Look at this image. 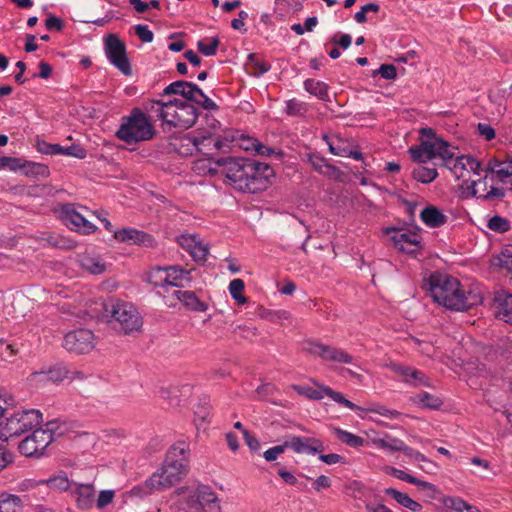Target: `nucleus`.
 Returning <instances> with one entry per match:
<instances>
[{
    "label": "nucleus",
    "mask_w": 512,
    "mask_h": 512,
    "mask_svg": "<svg viewBox=\"0 0 512 512\" xmlns=\"http://www.w3.org/2000/svg\"><path fill=\"white\" fill-rule=\"evenodd\" d=\"M228 183L238 191L257 193L265 190L274 176L266 163L245 158H221L217 161Z\"/></svg>",
    "instance_id": "1"
},
{
    "label": "nucleus",
    "mask_w": 512,
    "mask_h": 512,
    "mask_svg": "<svg viewBox=\"0 0 512 512\" xmlns=\"http://www.w3.org/2000/svg\"><path fill=\"white\" fill-rule=\"evenodd\" d=\"M429 291L435 302L452 311H466L482 303L479 292L465 290L459 280L448 274H433Z\"/></svg>",
    "instance_id": "2"
},
{
    "label": "nucleus",
    "mask_w": 512,
    "mask_h": 512,
    "mask_svg": "<svg viewBox=\"0 0 512 512\" xmlns=\"http://www.w3.org/2000/svg\"><path fill=\"white\" fill-rule=\"evenodd\" d=\"M180 512H223L222 501L208 484L191 482L173 492Z\"/></svg>",
    "instance_id": "3"
},
{
    "label": "nucleus",
    "mask_w": 512,
    "mask_h": 512,
    "mask_svg": "<svg viewBox=\"0 0 512 512\" xmlns=\"http://www.w3.org/2000/svg\"><path fill=\"white\" fill-rule=\"evenodd\" d=\"M150 110L161 122L164 130H186L198 119V110L189 102L181 99L153 100Z\"/></svg>",
    "instance_id": "4"
},
{
    "label": "nucleus",
    "mask_w": 512,
    "mask_h": 512,
    "mask_svg": "<svg viewBox=\"0 0 512 512\" xmlns=\"http://www.w3.org/2000/svg\"><path fill=\"white\" fill-rule=\"evenodd\" d=\"M189 445L179 441L172 445L166 454L162 467L152 474L159 488L167 489L184 478L188 472Z\"/></svg>",
    "instance_id": "5"
},
{
    "label": "nucleus",
    "mask_w": 512,
    "mask_h": 512,
    "mask_svg": "<svg viewBox=\"0 0 512 512\" xmlns=\"http://www.w3.org/2000/svg\"><path fill=\"white\" fill-rule=\"evenodd\" d=\"M408 152L412 160L418 163L433 159L444 162L457 154V147L438 136L432 128L426 127L419 130V144L411 146Z\"/></svg>",
    "instance_id": "6"
},
{
    "label": "nucleus",
    "mask_w": 512,
    "mask_h": 512,
    "mask_svg": "<svg viewBox=\"0 0 512 512\" xmlns=\"http://www.w3.org/2000/svg\"><path fill=\"white\" fill-rule=\"evenodd\" d=\"M116 137L127 143L149 141L155 135V128L149 116L140 108H133L129 115L122 117Z\"/></svg>",
    "instance_id": "7"
},
{
    "label": "nucleus",
    "mask_w": 512,
    "mask_h": 512,
    "mask_svg": "<svg viewBox=\"0 0 512 512\" xmlns=\"http://www.w3.org/2000/svg\"><path fill=\"white\" fill-rule=\"evenodd\" d=\"M42 422V414L37 409L16 411L0 420V440L8 441L28 430L34 429Z\"/></svg>",
    "instance_id": "8"
},
{
    "label": "nucleus",
    "mask_w": 512,
    "mask_h": 512,
    "mask_svg": "<svg viewBox=\"0 0 512 512\" xmlns=\"http://www.w3.org/2000/svg\"><path fill=\"white\" fill-rule=\"evenodd\" d=\"M110 314L111 322L125 334L139 331L142 327V319L137 309L131 304L123 301H113L106 308Z\"/></svg>",
    "instance_id": "9"
},
{
    "label": "nucleus",
    "mask_w": 512,
    "mask_h": 512,
    "mask_svg": "<svg viewBox=\"0 0 512 512\" xmlns=\"http://www.w3.org/2000/svg\"><path fill=\"white\" fill-rule=\"evenodd\" d=\"M191 272V269H183L178 265L157 267L150 272L149 282L155 286L185 287L192 280Z\"/></svg>",
    "instance_id": "10"
},
{
    "label": "nucleus",
    "mask_w": 512,
    "mask_h": 512,
    "mask_svg": "<svg viewBox=\"0 0 512 512\" xmlns=\"http://www.w3.org/2000/svg\"><path fill=\"white\" fill-rule=\"evenodd\" d=\"M302 351L323 361L340 364H352L353 356L341 348L329 346L312 340L304 341Z\"/></svg>",
    "instance_id": "11"
},
{
    "label": "nucleus",
    "mask_w": 512,
    "mask_h": 512,
    "mask_svg": "<svg viewBox=\"0 0 512 512\" xmlns=\"http://www.w3.org/2000/svg\"><path fill=\"white\" fill-rule=\"evenodd\" d=\"M443 164L451 171L454 177L462 180V185H468L474 175H480V162L471 156L454 154L446 159Z\"/></svg>",
    "instance_id": "12"
},
{
    "label": "nucleus",
    "mask_w": 512,
    "mask_h": 512,
    "mask_svg": "<svg viewBox=\"0 0 512 512\" xmlns=\"http://www.w3.org/2000/svg\"><path fill=\"white\" fill-rule=\"evenodd\" d=\"M52 441V429L49 427V424H47V428L45 429H35L31 435L27 436L19 443L18 448L20 453L27 457L40 456Z\"/></svg>",
    "instance_id": "13"
},
{
    "label": "nucleus",
    "mask_w": 512,
    "mask_h": 512,
    "mask_svg": "<svg viewBox=\"0 0 512 512\" xmlns=\"http://www.w3.org/2000/svg\"><path fill=\"white\" fill-rule=\"evenodd\" d=\"M468 188L472 189V194L481 199L502 198L504 190L496 184L495 181L491 182L490 171L480 166V175H474L471 178Z\"/></svg>",
    "instance_id": "14"
},
{
    "label": "nucleus",
    "mask_w": 512,
    "mask_h": 512,
    "mask_svg": "<svg viewBox=\"0 0 512 512\" xmlns=\"http://www.w3.org/2000/svg\"><path fill=\"white\" fill-rule=\"evenodd\" d=\"M105 55L109 62L124 75L131 74V65L126 54V45L115 34H110L104 42Z\"/></svg>",
    "instance_id": "15"
},
{
    "label": "nucleus",
    "mask_w": 512,
    "mask_h": 512,
    "mask_svg": "<svg viewBox=\"0 0 512 512\" xmlns=\"http://www.w3.org/2000/svg\"><path fill=\"white\" fill-rule=\"evenodd\" d=\"M385 234L394 246L404 253H417L421 250L422 236L416 230L387 228Z\"/></svg>",
    "instance_id": "16"
},
{
    "label": "nucleus",
    "mask_w": 512,
    "mask_h": 512,
    "mask_svg": "<svg viewBox=\"0 0 512 512\" xmlns=\"http://www.w3.org/2000/svg\"><path fill=\"white\" fill-rule=\"evenodd\" d=\"M319 389H314L309 386L305 385H293L292 388L294 391H296L299 395L305 396L309 399L313 400H321L324 398V396H327L331 398L336 403L350 409L353 411H360L363 410L361 407L357 406L350 400L346 399L344 395L340 392L334 391L328 386L319 385L316 384Z\"/></svg>",
    "instance_id": "17"
},
{
    "label": "nucleus",
    "mask_w": 512,
    "mask_h": 512,
    "mask_svg": "<svg viewBox=\"0 0 512 512\" xmlns=\"http://www.w3.org/2000/svg\"><path fill=\"white\" fill-rule=\"evenodd\" d=\"M63 347L77 354H85L95 347V337L88 329H78L68 332L64 336Z\"/></svg>",
    "instance_id": "18"
},
{
    "label": "nucleus",
    "mask_w": 512,
    "mask_h": 512,
    "mask_svg": "<svg viewBox=\"0 0 512 512\" xmlns=\"http://www.w3.org/2000/svg\"><path fill=\"white\" fill-rule=\"evenodd\" d=\"M196 139L198 145V153L204 155H212L216 151L226 152L230 148L227 131L224 132L223 136L205 133V131L198 132Z\"/></svg>",
    "instance_id": "19"
},
{
    "label": "nucleus",
    "mask_w": 512,
    "mask_h": 512,
    "mask_svg": "<svg viewBox=\"0 0 512 512\" xmlns=\"http://www.w3.org/2000/svg\"><path fill=\"white\" fill-rule=\"evenodd\" d=\"M227 136L229 138V144L234 143L235 146L239 147L240 149L246 151L255 153L257 155L261 156H271L274 153V150L263 143H261L259 140L244 135V134H234L233 132L227 131Z\"/></svg>",
    "instance_id": "20"
},
{
    "label": "nucleus",
    "mask_w": 512,
    "mask_h": 512,
    "mask_svg": "<svg viewBox=\"0 0 512 512\" xmlns=\"http://www.w3.org/2000/svg\"><path fill=\"white\" fill-rule=\"evenodd\" d=\"M286 446L298 454L316 455L324 450L323 442L314 437L288 436Z\"/></svg>",
    "instance_id": "21"
},
{
    "label": "nucleus",
    "mask_w": 512,
    "mask_h": 512,
    "mask_svg": "<svg viewBox=\"0 0 512 512\" xmlns=\"http://www.w3.org/2000/svg\"><path fill=\"white\" fill-rule=\"evenodd\" d=\"M62 219L67 226L71 227V229L83 234H91L96 229V226L93 223L88 221L71 205H65L62 208Z\"/></svg>",
    "instance_id": "22"
},
{
    "label": "nucleus",
    "mask_w": 512,
    "mask_h": 512,
    "mask_svg": "<svg viewBox=\"0 0 512 512\" xmlns=\"http://www.w3.org/2000/svg\"><path fill=\"white\" fill-rule=\"evenodd\" d=\"M113 238L128 245L152 246L154 239L151 235L135 228H122L114 231Z\"/></svg>",
    "instance_id": "23"
},
{
    "label": "nucleus",
    "mask_w": 512,
    "mask_h": 512,
    "mask_svg": "<svg viewBox=\"0 0 512 512\" xmlns=\"http://www.w3.org/2000/svg\"><path fill=\"white\" fill-rule=\"evenodd\" d=\"M490 171L491 182L499 183L512 182V160L499 161L496 159L489 160L486 165Z\"/></svg>",
    "instance_id": "24"
},
{
    "label": "nucleus",
    "mask_w": 512,
    "mask_h": 512,
    "mask_svg": "<svg viewBox=\"0 0 512 512\" xmlns=\"http://www.w3.org/2000/svg\"><path fill=\"white\" fill-rule=\"evenodd\" d=\"M187 101L195 102L203 107L205 110H217V104L210 99L205 93L194 83L187 82L186 95L184 97Z\"/></svg>",
    "instance_id": "25"
},
{
    "label": "nucleus",
    "mask_w": 512,
    "mask_h": 512,
    "mask_svg": "<svg viewBox=\"0 0 512 512\" xmlns=\"http://www.w3.org/2000/svg\"><path fill=\"white\" fill-rule=\"evenodd\" d=\"M173 296L181 302L185 308L191 311L205 312L208 309V305L201 301L193 291L175 290Z\"/></svg>",
    "instance_id": "26"
},
{
    "label": "nucleus",
    "mask_w": 512,
    "mask_h": 512,
    "mask_svg": "<svg viewBox=\"0 0 512 512\" xmlns=\"http://www.w3.org/2000/svg\"><path fill=\"white\" fill-rule=\"evenodd\" d=\"M42 152L49 155L71 156L77 159H84L87 155L86 150L77 144H73L68 147H63L60 144L46 143Z\"/></svg>",
    "instance_id": "27"
},
{
    "label": "nucleus",
    "mask_w": 512,
    "mask_h": 512,
    "mask_svg": "<svg viewBox=\"0 0 512 512\" xmlns=\"http://www.w3.org/2000/svg\"><path fill=\"white\" fill-rule=\"evenodd\" d=\"M77 507L90 509L95 502V488L91 484H77L74 490Z\"/></svg>",
    "instance_id": "28"
},
{
    "label": "nucleus",
    "mask_w": 512,
    "mask_h": 512,
    "mask_svg": "<svg viewBox=\"0 0 512 512\" xmlns=\"http://www.w3.org/2000/svg\"><path fill=\"white\" fill-rule=\"evenodd\" d=\"M420 219L430 228L440 227L447 222V216L433 205H429L421 211Z\"/></svg>",
    "instance_id": "29"
},
{
    "label": "nucleus",
    "mask_w": 512,
    "mask_h": 512,
    "mask_svg": "<svg viewBox=\"0 0 512 512\" xmlns=\"http://www.w3.org/2000/svg\"><path fill=\"white\" fill-rule=\"evenodd\" d=\"M512 295L506 293L505 291H498L494 296V313L498 319L504 321V313L511 314L512 313Z\"/></svg>",
    "instance_id": "30"
},
{
    "label": "nucleus",
    "mask_w": 512,
    "mask_h": 512,
    "mask_svg": "<svg viewBox=\"0 0 512 512\" xmlns=\"http://www.w3.org/2000/svg\"><path fill=\"white\" fill-rule=\"evenodd\" d=\"M390 368L395 373L402 375L404 377L405 381H407L409 383L422 384V385L427 384V382L425 380V375L418 370H415V369H412L411 367L403 366V365H400L397 363H392L390 365Z\"/></svg>",
    "instance_id": "31"
},
{
    "label": "nucleus",
    "mask_w": 512,
    "mask_h": 512,
    "mask_svg": "<svg viewBox=\"0 0 512 512\" xmlns=\"http://www.w3.org/2000/svg\"><path fill=\"white\" fill-rule=\"evenodd\" d=\"M304 89L311 95L322 101H329L328 85L320 80L307 79L304 81Z\"/></svg>",
    "instance_id": "32"
},
{
    "label": "nucleus",
    "mask_w": 512,
    "mask_h": 512,
    "mask_svg": "<svg viewBox=\"0 0 512 512\" xmlns=\"http://www.w3.org/2000/svg\"><path fill=\"white\" fill-rule=\"evenodd\" d=\"M385 494L391 496L398 504L409 509L412 512H418L422 506L410 498L406 493L400 492L393 488L385 489Z\"/></svg>",
    "instance_id": "33"
},
{
    "label": "nucleus",
    "mask_w": 512,
    "mask_h": 512,
    "mask_svg": "<svg viewBox=\"0 0 512 512\" xmlns=\"http://www.w3.org/2000/svg\"><path fill=\"white\" fill-rule=\"evenodd\" d=\"M80 264L83 269L91 274H102L106 270L104 261L95 255L85 254L80 259Z\"/></svg>",
    "instance_id": "34"
},
{
    "label": "nucleus",
    "mask_w": 512,
    "mask_h": 512,
    "mask_svg": "<svg viewBox=\"0 0 512 512\" xmlns=\"http://www.w3.org/2000/svg\"><path fill=\"white\" fill-rule=\"evenodd\" d=\"M66 370L64 368H52L48 371L35 372L33 380L36 382H59L66 377Z\"/></svg>",
    "instance_id": "35"
},
{
    "label": "nucleus",
    "mask_w": 512,
    "mask_h": 512,
    "mask_svg": "<svg viewBox=\"0 0 512 512\" xmlns=\"http://www.w3.org/2000/svg\"><path fill=\"white\" fill-rule=\"evenodd\" d=\"M40 483H45V485L55 491H66L71 487V481L64 472H59L47 479H40Z\"/></svg>",
    "instance_id": "36"
},
{
    "label": "nucleus",
    "mask_w": 512,
    "mask_h": 512,
    "mask_svg": "<svg viewBox=\"0 0 512 512\" xmlns=\"http://www.w3.org/2000/svg\"><path fill=\"white\" fill-rule=\"evenodd\" d=\"M22 504L19 496L10 493H0V512H18Z\"/></svg>",
    "instance_id": "37"
},
{
    "label": "nucleus",
    "mask_w": 512,
    "mask_h": 512,
    "mask_svg": "<svg viewBox=\"0 0 512 512\" xmlns=\"http://www.w3.org/2000/svg\"><path fill=\"white\" fill-rule=\"evenodd\" d=\"M179 154L183 156L193 155L198 152V145L196 136L184 135L178 140L175 145Z\"/></svg>",
    "instance_id": "38"
},
{
    "label": "nucleus",
    "mask_w": 512,
    "mask_h": 512,
    "mask_svg": "<svg viewBox=\"0 0 512 512\" xmlns=\"http://www.w3.org/2000/svg\"><path fill=\"white\" fill-rule=\"evenodd\" d=\"M333 433L342 443L350 447L358 448L364 444L363 438L341 428H333Z\"/></svg>",
    "instance_id": "39"
},
{
    "label": "nucleus",
    "mask_w": 512,
    "mask_h": 512,
    "mask_svg": "<svg viewBox=\"0 0 512 512\" xmlns=\"http://www.w3.org/2000/svg\"><path fill=\"white\" fill-rule=\"evenodd\" d=\"M159 490H162V489L158 487V485L156 484L155 481H152V475H151L144 483L133 487L129 491V494L132 497L143 498V497H146V496L152 494L153 492L159 491Z\"/></svg>",
    "instance_id": "40"
},
{
    "label": "nucleus",
    "mask_w": 512,
    "mask_h": 512,
    "mask_svg": "<svg viewBox=\"0 0 512 512\" xmlns=\"http://www.w3.org/2000/svg\"><path fill=\"white\" fill-rule=\"evenodd\" d=\"M437 175L438 172L434 167H426L423 165L414 168L412 172L413 178L423 184L431 183L436 179Z\"/></svg>",
    "instance_id": "41"
},
{
    "label": "nucleus",
    "mask_w": 512,
    "mask_h": 512,
    "mask_svg": "<svg viewBox=\"0 0 512 512\" xmlns=\"http://www.w3.org/2000/svg\"><path fill=\"white\" fill-rule=\"evenodd\" d=\"M446 508L454 512H481L477 507L468 504L459 497H448L444 500Z\"/></svg>",
    "instance_id": "42"
},
{
    "label": "nucleus",
    "mask_w": 512,
    "mask_h": 512,
    "mask_svg": "<svg viewBox=\"0 0 512 512\" xmlns=\"http://www.w3.org/2000/svg\"><path fill=\"white\" fill-rule=\"evenodd\" d=\"M220 40L216 36L206 37L197 42V48L204 56H213L217 53Z\"/></svg>",
    "instance_id": "43"
},
{
    "label": "nucleus",
    "mask_w": 512,
    "mask_h": 512,
    "mask_svg": "<svg viewBox=\"0 0 512 512\" xmlns=\"http://www.w3.org/2000/svg\"><path fill=\"white\" fill-rule=\"evenodd\" d=\"M390 474L394 477H396L397 479H400L402 481H405V482H408L410 484H414L420 488H423V489H427V488H432V484H430L429 482H426V481H423V480H419L417 479L416 477L410 475V474H407L406 472L400 470V469H397V468H390Z\"/></svg>",
    "instance_id": "44"
},
{
    "label": "nucleus",
    "mask_w": 512,
    "mask_h": 512,
    "mask_svg": "<svg viewBox=\"0 0 512 512\" xmlns=\"http://www.w3.org/2000/svg\"><path fill=\"white\" fill-rule=\"evenodd\" d=\"M229 293L231 297L238 303V304H245L247 302V298L243 295V291L245 288L244 281L242 279H233L229 283Z\"/></svg>",
    "instance_id": "45"
},
{
    "label": "nucleus",
    "mask_w": 512,
    "mask_h": 512,
    "mask_svg": "<svg viewBox=\"0 0 512 512\" xmlns=\"http://www.w3.org/2000/svg\"><path fill=\"white\" fill-rule=\"evenodd\" d=\"M307 112L304 102L297 99H290L285 102V113L289 116H303Z\"/></svg>",
    "instance_id": "46"
},
{
    "label": "nucleus",
    "mask_w": 512,
    "mask_h": 512,
    "mask_svg": "<svg viewBox=\"0 0 512 512\" xmlns=\"http://www.w3.org/2000/svg\"><path fill=\"white\" fill-rule=\"evenodd\" d=\"M203 121L205 122V126L201 124L198 132L205 131V133L221 135V124L214 116L206 114Z\"/></svg>",
    "instance_id": "47"
},
{
    "label": "nucleus",
    "mask_w": 512,
    "mask_h": 512,
    "mask_svg": "<svg viewBox=\"0 0 512 512\" xmlns=\"http://www.w3.org/2000/svg\"><path fill=\"white\" fill-rule=\"evenodd\" d=\"M249 60L250 62L248 64V69L250 70V73L255 77L262 76L270 69V65L268 63L259 61L254 57V55H250Z\"/></svg>",
    "instance_id": "48"
},
{
    "label": "nucleus",
    "mask_w": 512,
    "mask_h": 512,
    "mask_svg": "<svg viewBox=\"0 0 512 512\" xmlns=\"http://www.w3.org/2000/svg\"><path fill=\"white\" fill-rule=\"evenodd\" d=\"M374 444L388 450L402 451L404 449V442L397 438L377 439L374 440Z\"/></svg>",
    "instance_id": "49"
},
{
    "label": "nucleus",
    "mask_w": 512,
    "mask_h": 512,
    "mask_svg": "<svg viewBox=\"0 0 512 512\" xmlns=\"http://www.w3.org/2000/svg\"><path fill=\"white\" fill-rule=\"evenodd\" d=\"M488 228L499 233H503L509 230L510 223L506 218L495 215L488 221Z\"/></svg>",
    "instance_id": "50"
},
{
    "label": "nucleus",
    "mask_w": 512,
    "mask_h": 512,
    "mask_svg": "<svg viewBox=\"0 0 512 512\" xmlns=\"http://www.w3.org/2000/svg\"><path fill=\"white\" fill-rule=\"evenodd\" d=\"M419 402L427 408L436 409L442 405V401L435 395L429 394L427 392H421L417 395Z\"/></svg>",
    "instance_id": "51"
},
{
    "label": "nucleus",
    "mask_w": 512,
    "mask_h": 512,
    "mask_svg": "<svg viewBox=\"0 0 512 512\" xmlns=\"http://www.w3.org/2000/svg\"><path fill=\"white\" fill-rule=\"evenodd\" d=\"M187 88V81H175L166 86L162 92V95H181L185 97Z\"/></svg>",
    "instance_id": "52"
},
{
    "label": "nucleus",
    "mask_w": 512,
    "mask_h": 512,
    "mask_svg": "<svg viewBox=\"0 0 512 512\" xmlns=\"http://www.w3.org/2000/svg\"><path fill=\"white\" fill-rule=\"evenodd\" d=\"M380 9V6L376 3H369V4H366V5H363L361 7V9L355 13V21L357 23H365L367 21V13L369 12H372V13H377Z\"/></svg>",
    "instance_id": "53"
},
{
    "label": "nucleus",
    "mask_w": 512,
    "mask_h": 512,
    "mask_svg": "<svg viewBox=\"0 0 512 512\" xmlns=\"http://www.w3.org/2000/svg\"><path fill=\"white\" fill-rule=\"evenodd\" d=\"M286 449H288V446H286V439L284 440V442L280 445H276V446H273L269 449H267L263 456L265 458L266 461H274L276 460L281 454H283Z\"/></svg>",
    "instance_id": "54"
},
{
    "label": "nucleus",
    "mask_w": 512,
    "mask_h": 512,
    "mask_svg": "<svg viewBox=\"0 0 512 512\" xmlns=\"http://www.w3.org/2000/svg\"><path fill=\"white\" fill-rule=\"evenodd\" d=\"M379 74L386 80L395 79L397 76L396 67L392 64H382L378 70L373 72V76Z\"/></svg>",
    "instance_id": "55"
},
{
    "label": "nucleus",
    "mask_w": 512,
    "mask_h": 512,
    "mask_svg": "<svg viewBox=\"0 0 512 512\" xmlns=\"http://www.w3.org/2000/svg\"><path fill=\"white\" fill-rule=\"evenodd\" d=\"M22 169L24 170V173L28 176L45 174L47 172L46 166L29 161H24V168Z\"/></svg>",
    "instance_id": "56"
},
{
    "label": "nucleus",
    "mask_w": 512,
    "mask_h": 512,
    "mask_svg": "<svg viewBox=\"0 0 512 512\" xmlns=\"http://www.w3.org/2000/svg\"><path fill=\"white\" fill-rule=\"evenodd\" d=\"M115 493L113 490H101L96 500L98 509H103L108 506L114 499Z\"/></svg>",
    "instance_id": "57"
},
{
    "label": "nucleus",
    "mask_w": 512,
    "mask_h": 512,
    "mask_svg": "<svg viewBox=\"0 0 512 512\" xmlns=\"http://www.w3.org/2000/svg\"><path fill=\"white\" fill-rule=\"evenodd\" d=\"M189 253L197 261L204 260L208 254V248L200 239H198L196 241V245L193 246Z\"/></svg>",
    "instance_id": "58"
},
{
    "label": "nucleus",
    "mask_w": 512,
    "mask_h": 512,
    "mask_svg": "<svg viewBox=\"0 0 512 512\" xmlns=\"http://www.w3.org/2000/svg\"><path fill=\"white\" fill-rule=\"evenodd\" d=\"M135 33L142 42L150 43L153 41L154 34L146 25H136Z\"/></svg>",
    "instance_id": "59"
},
{
    "label": "nucleus",
    "mask_w": 512,
    "mask_h": 512,
    "mask_svg": "<svg viewBox=\"0 0 512 512\" xmlns=\"http://www.w3.org/2000/svg\"><path fill=\"white\" fill-rule=\"evenodd\" d=\"M368 411L379 414L389 419H396L400 416V413L398 411L388 409L381 405H375L369 408Z\"/></svg>",
    "instance_id": "60"
},
{
    "label": "nucleus",
    "mask_w": 512,
    "mask_h": 512,
    "mask_svg": "<svg viewBox=\"0 0 512 512\" xmlns=\"http://www.w3.org/2000/svg\"><path fill=\"white\" fill-rule=\"evenodd\" d=\"M198 239L197 235L183 234L178 238V243L183 249L190 252Z\"/></svg>",
    "instance_id": "61"
},
{
    "label": "nucleus",
    "mask_w": 512,
    "mask_h": 512,
    "mask_svg": "<svg viewBox=\"0 0 512 512\" xmlns=\"http://www.w3.org/2000/svg\"><path fill=\"white\" fill-rule=\"evenodd\" d=\"M477 131L479 135L487 141H490L495 138V130L489 124L479 123L477 126Z\"/></svg>",
    "instance_id": "62"
},
{
    "label": "nucleus",
    "mask_w": 512,
    "mask_h": 512,
    "mask_svg": "<svg viewBox=\"0 0 512 512\" xmlns=\"http://www.w3.org/2000/svg\"><path fill=\"white\" fill-rule=\"evenodd\" d=\"M402 452L410 458V460L414 462H427L431 463L422 453L406 446L404 444V449H402Z\"/></svg>",
    "instance_id": "63"
},
{
    "label": "nucleus",
    "mask_w": 512,
    "mask_h": 512,
    "mask_svg": "<svg viewBox=\"0 0 512 512\" xmlns=\"http://www.w3.org/2000/svg\"><path fill=\"white\" fill-rule=\"evenodd\" d=\"M243 437L245 443L251 450L256 451L260 448L259 440L254 435H252L248 430H243Z\"/></svg>",
    "instance_id": "64"
}]
</instances>
